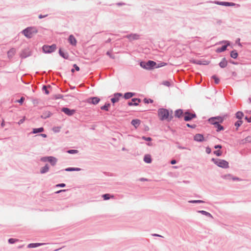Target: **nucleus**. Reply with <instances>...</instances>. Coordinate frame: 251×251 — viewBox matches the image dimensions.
Masks as SVG:
<instances>
[{
	"instance_id": "nucleus-2",
	"label": "nucleus",
	"mask_w": 251,
	"mask_h": 251,
	"mask_svg": "<svg viewBox=\"0 0 251 251\" xmlns=\"http://www.w3.org/2000/svg\"><path fill=\"white\" fill-rule=\"evenodd\" d=\"M24 35L27 38L32 37L37 32V30L33 27H27L22 31Z\"/></svg>"
},
{
	"instance_id": "nucleus-21",
	"label": "nucleus",
	"mask_w": 251,
	"mask_h": 251,
	"mask_svg": "<svg viewBox=\"0 0 251 251\" xmlns=\"http://www.w3.org/2000/svg\"><path fill=\"white\" fill-rule=\"evenodd\" d=\"M144 160L145 161V162H146L147 163H151V155H150L149 154L146 155L144 157Z\"/></svg>"
},
{
	"instance_id": "nucleus-44",
	"label": "nucleus",
	"mask_w": 251,
	"mask_h": 251,
	"mask_svg": "<svg viewBox=\"0 0 251 251\" xmlns=\"http://www.w3.org/2000/svg\"><path fill=\"white\" fill-rule=\"evenodd\" d=\"M214 153L218 156L222 155V152L220 151H215Z\"/></svg>"
},
{
	"instance_id": "nucleus-48",
	"label": "nucleus",
	"mask_w": 251,
	"mask_h": 251,
	"mask_svg": "<svg viewBox=\"0 0 251 251\" xmlns=\"http://www.w3.org/2000/svg\"><path fill=\"white\" fill-rule=\"evenodd\" d=\"M25 100V98L24 97H22L20 100H18V102H19V103H22L23 102V101H24Z\"/></svg>"
},
{
	"instance_id": "nucleus-59",
	"label": "nucleus",
	"mask_w": 251,
	"mask_h": 251,
	"mask_svg": "<svg viewBox=\"0 0 251 251\" xmlns=\"http://www.w3.org/2000/svg\"><path fill=\"white\" fill-rule=\"evenodd\" d=\"M221 148V146H215V148Z\"/></svg>"
},
{
	"instance_id": "nucleus-5",
	"label": "nucleus",
	"mask_w": 251,
	"mask_h": 251,
	"mask_svg": "<svg viewBox=\"0 0 251 251\" xmlns=\"http://www.w3.org/2000/svg\"><path fill=\"white\" fill-rule=\"evenodd\" d=\"M145 64V62H141L140 63V66L142 68L147 69H151L154 67H155V65H156V64L155 62H154L153 61H151V60L148 61L146 63V66H143V64Z\"/></svg>"
},
{
	"instance_id": "nucleus-4",
	"label": "nucleus",
	"mask_w": 251,
	"mask_h": 251,
	"mask_svg": "<svg viewBox=\"0 0 251 251\" xmlns=\"http://www.w3.org/2000/svg\"><path fill=\"white\" fill-rule=\"evenodd\" d=\"M42 49L45 53H49L52 52L56 49V46L55 44L51 46L44 45Z\"/></svg>"
},
{
	"instance_id": "nucleus-55",
	"label": "nucleus",
	"mask_w": 251,
	"mask_h": 251,
	"mask_svg": "<svg viewBox=\"0 0 251 251\" xmlns=\"http://www.w3.org/2000/svg\"><path fill=\"white\" fill-rule=\"evenodd\" d=\"M171 163L172 164H175L176 163V161L175 160H173L171 161Z\"/></svg>"
},
{
	"instance_id": "nucleus-60",
	"label": "nucleus",
	"mask_w": 251,
	"mask_h": 251,
	"mask_svg": "<svg viewBox=\"0 0 251 251\" xmlns=\"http://www.w3.org/2000/svg\"><path fill=\"white\" fill-rule=\"evenodd\" d=\"M24 120H21L19 122V124H21V123H23Z\"/></svg>"
},
{
	"instance_id": "nucleus-38",
	"label": "nucleus",
	"mask_w": 251,
	"mask_h": 251,
	"mask_svg": "<svg viewBox=\"0 0 251 251\" xmlns=\"http://www.w3.org/2000/svg\"><path fill=\"white\" fill-rule=\"evenodd\" d=\"M102 197L103 198L104 200H107L109 199L110 195L108 194H104L102 195Z\"/></svg>"
},
{
	"instance_id": "nucleus-22",
	"label": "nucleus",
	"mask_w": 251,
	"mask_h": 251,
	"mask_svg": "<svg viewBox=\"0 0 251 251\" xmlns=\"http://www.w3.org/2000/svg\"><path fill=\"white\" fill-rule=\"evenodd\" d=\"M218 4L220 5H223L225 6H234L235 5V3L232 2H222L220 3H218Z\"/></svg>"
},
{
	"instance_id": "nucleus-8",
	"label": "nucleus",
	"mask_w": 251,
	"mask_h": 251,
	"mask_svg": "<svg viewBox=\"0 0 251 251\" xmlns=\"http://www.w3.org/2000/svg\"><path fill=\"white\" fill-rule=\"evenodd\" d=\"M61 111L68 116H72L75 112V110L70 109H69L68 108H66V107L62 108L61 109Z\"/></svg>"
},
{
	"instance_id": "nucleus-36",
	"label": "nucleus",
	"mask_w": 251,
	"mask_h": 251,
	"mask_svg": "<svg viewBox=\"0 0 251 251\" xmlns=\"http://www.w3.org/2000/svg\"><path fill=\"white\" fill-rule=\"evenodd\" d=\"M242 123H243L242 121L240 120L235 123V126H236L237 128H238L242 124Z\"/></svg>"
},
{
	"instance_id": "nucleus-26",
	"label": "nucleus",
	"mask_w": 251,
	"mask_h": 251,
	"mask_svg": "<svg viewBox=\"0 0 251 251\" xmlns=\"http://www.w3.org/2000/svg\"><path fill=\"white\" fill-rule=\"evenodd\" d=\"M44 131V128L43 127H40L38 128H34L33 130V133H37L38 132H42Z\"/></svg>"
},
{
	"instance_id": "nucleus-14",
	"label": "nucleus",
	"mask_w": 251,
	"mask_h": 251,
	"mask_svg": "<svg viewBox=\"0 0 251 251\" xmlns=\"http://www.w3.org/2000/svg\"><path fill=\"white\" fill-rule=\"evenodd\" d=\"M57 160V159L54 157L49 156L48 162H49L52 166H54L56 164Z\"/></svg>"
},
{
	"instance_id": "nucleus-11",
	"label": "nucleus",
	"mask_w": 251,
	"mask_h": 251,
	"mask_svg": "<svg viewBox=\"0 0 251 251\" xmlns=\"http://www.w3.org/2000/svg\"><path fill=\"white\" fill-rule=\"evenodd\" d=\"M122 96L120 93H116L114 95V97L111 99V101L114 103L119 101L120 98Z\"/></svg>"
},
{
	"instance_id": "nucleus-47",
	"label": "nucleus",
	"mask_w": 251,
	"mask_h": 251,
	"mask_svg": "<svg viewBox=\"0 0 251 251\" xmlns=\"http://www.w3.org/2000/svg\"><path fill=\"white\" fill-rule=\"evenodd\" d=\"M43 89L45 90V93L46 94L48 95L49 94V91L47 90V87L46 86H44L43 87Z\"/></svg>"
},
{
	"instance_id": "nucleus-32",
	"label": "nucleus",
	"mask_w": 251,
	"mask_h": 251,
	"mask_svg": "<svg viewBox=\"0 0 251 251\" xmlns=\"http://www.w3.org/2000/svg\"><path fill=\"white\" fill-rule=\"evenodd\" d=\"M110 104L109 103H106L104 105L101 106L100 107L101 109L102 110H104L106 111H108V108L110 106Z\"/></svg>"
},
{
	"instance_id": "nucleus-16",
	"label": "nucleus",
	"mask_w": 251,
	"mask_h": 251,
	"mask_svg": "<svg viewBox=\"0 0 251 251\" xmlns=\"http://www.w3.org/2000/svg\"><path fill=\"white\" fill-rule=\"evenodd\" d=\"M196 64H199V65H208L210 63L209 61L205 60H199L196 62H195Z\"/></svg>"
},
{
	"instance_id": "nucleus-7",
	"label": "nucleus",
	"mask_w": 251,
	"mask_h": 251,
	"mask_svg": "<svg viewBox=\"0 0 251 251\" xmlns=\"http://www.w3.org/2000/svg\"><path fill=\"white\" fill-rule=\"evenodd\" d=\"M184 120L185 121H188L196 117V115L195 113L185 112L184 113Z\"/></svg>"
},
{
	"instance_id": "nucleus-35",
	"label": "nucleus",
	"mask_w": 251,
	"mask_h": 251,
	"mask_svg": "<svg viewBox=\"0 0 251 251\" xmlns=\"http://www.w3.org/2000/svg\"><path fill=\"white\" fill-rule=\"evenodd\" d=\"M66 171H79L80 169L77 168H68L65 170Z\"/></svg>"
},
{
	"instance_id": "nucleus-50",
	"label": "nucleus",
	"mask_w": 251,
	"mask_h": 251,
	"mask_svg": "<svg viewBox=\"0 0 251 251\" xmlns=\"http://www.w3.org/2000/svg\"><path fill=\"white\" fill-rule=\"evenodd\" d=\"M56 186L57 187H63L65 186V184L64 183H61V184H57L56 185Z\"/></svg>"
},
{
	"instance_id": "nucleus-31",
	"label": "nucleus",
	"mask_w": 251,
	"mask_h": 251,
	"mask_svg": "<svg viewBox=\"0 0 251 251\" xmlns=\"http://www.w3.org/2000/svg\"><path fill=\"white\" fill-rule=\"evenodd\" d=\"M127 37L130 40L137 39L139 38V36L136 34L130 35L128 36Z\"/></svg>"
},
{
	"instance_id": "nucleus-34",
	"label": "nucleus",
	"mask_w": 251,
	"mask_h": 251,
	"mask_svg": "<svg viewBox=\"0 0 251 251\" xmlns=\"http://www.w3.org/2000/svg\"><path fill=\"white\" fill-rule=\"evenodd\" d=\"M212 78H213L214 81H215V83L216 84H218L220 82V79L219 78L215 75H214L212 76Z\"/></svg>"
},
{
	"instance_id": "nucleus-43",
	"label": "nucleus",
	"mask_w": 251,
	"mask_h": 251,
	"mask_svg": "<svg viewBox=\"0 0 251 251\" xmlns=\"http://www.w3.org/2000/svg\"><path fill=\"white\" fill-rule=\"evenodd\" d=\"M166 65H167V64L166 63L161 62L160 64H159L158 65V66L156 67V68H159V67H163V66H166Z\"/></svg>"
},
{
	"instance_id": "nucleus-30",
	"label": "nucleus",
	"mask_w": 251,
	"mask_h": 251,
	"mask_svg": "<svg viewBox=\"0 0 251 251\" xmlns=\"http://www.w3.org/2000/svg\"><path fill=\"white\" fill-rule=\"evenodd\" d=\"M215 127L217 129V131H219L221 130H223L224 128L223 127L219 124V123L217 124V125H215Z\"/></svg>"
},
{
	"instance_id": "nucleus-24",
	"label": "nucleus",
	"mask_w": 251,
	"mask_h": 251,
	"mask_svg": "<svg viewBox=\"0 0 251 251\" xmlns=\"http://www.w3.org/2000/svg\"><path fill=\"white\" fill-rule=\"evenodd\" d=\"M244 114L242 112L238 111L236 114V117L237 119L239 120H241V119L243 117Z\"/></svg>"
},
{
	"instance_id": "nucleus-1",
	"label": "nucleus",
	"mask_w": 251,
	"mask_h": 251,
	"mask_svg": "<svg viewBox=\"0 0 251 251\" xmlns=\"http://www.w3.org/2000/svg\"><path fill=\"white\" fill-rule=\"evenodd\" d=\"M158 115L159 119L162 121H170L172 119V116L171 115H170L169 111L166 109H159L158 110Z\"/></svg>"
},
{
	"instance_id": "nucleus-64",
	"label": "nucleus",
	"mask_w": 251,
	"mask_h": 251,
	"mask_svg": "<svg viewBox=\"0 0 251 251\" xmlns=\"http://www.w3.org/2000/svg\"><path fill=\"white\" fill-rule=\"evenodd\" d=\"M154 236H161L160 235H158V234H154Z\"/></svg>"
},
{
	"instance_id": "nucleus-29",
	"label": "nucleus",
	"mask_w": 251,
	"mask_h": 251,
	"mask_svg": "<svg viewBox=\"0 0 251 251\" xmlns=\"http://www.w3.org/2000/svg\"><path fill=\"white\" fill-rule=\"evenodd\" d=\"M230 56L233 58H236L238 56V53L235 50H232L230 53Z\"/></svg>"
},
{
	"instance_id": "nucleus-33",
	"label": "nucleus",
	"mask_w": 251,
	"mask_h": 251,
	"mask_svg": "<svg viewBox=\"0 0 251 251\" xmlns=\"http://www.w3.org/2000/svg\"><path fill=\"white\" fill-rule=\"evenodd\" d=\"M133 96V94L132 93H126L125 94V98L126 99H129L131 98Z\"/></svg>"
},
{
	"instance_id": "nucleus-41",
	"label": "nucleus",
	"mask_w": 251,
	"mask_h": 251,
	"mask_svg": "<svg viewBox=\"0 0 251 251\" xmlns=\"http://www.w3.org/2000/svg\"><path fill=\"white\" fill-rule=\"evenodd\" d=\"M144 101L145 103H152L153 102V100H151V99H145L144 100Z\"/></svg>"
},
{
	"instance_id": "nucleus-40",
	"label": "nucleus",
	"mask_w": 251,
	"mask_h": 251,
	"mask_svg": "<svg viewBox=\"0 0 251 251\" xmlns=\"http://www.w3.org/2000/svg\"><path fill=\"white\" fill-rule=\"evenodd\" d=\"M17 241H18L17 239H13V238H10V239H9L8 242L10 244H13V243H14L15 242H16Z\"/></svg>"
},
{
	"instance_id": "nucleus-51",
	"label": "nucleus",
	"mask_w": 251,
	"mask_h": 251,
	"mask_svg": "<svg viewBox=\"0 0 251 251\" xmlns=\"http://www.w3.org/2000/svg\"><path fill=\"white\" fill-rule=\"evenodd\" d=\"M206 152H207V153L209 154L211 152V149L209 148H207L206 149Z\"/></svg>"
},
{
	"instance_id": "nucleus-63",
	"label": "nucleus",
	"mask_w": 251,
	"mask_h": 251,
	"mask_svg": "<svg viewBox=\"0 0 251 251\" xmlns=\"http://www.w3.org/2000/svg\"><path fill=\"white\" fill-rule=\"evenodd\" d=\"M71 72H72L73 73H74V72H75V70H74V69H72L71 70Z\"/></svg>"
},
{
	"instance_id": "nucleus-53",
	"label": "nucleus",
	"mask_w": 251,
	"mask_h": 251,
	"mask_svg": "<svg viewBox=\"0 0 251 251\" xmlns=\"http://www.w3.org/2000/svg\"><path fill=\"white\" fill-rule=\"evenodd\" d=\"M143 139L147 140V141H150L151 140V138L150 137L145 138V137H143Z\"/></svg>"
},
{
	"instance_id": "nucleus-12",
	"label": "nucleus",
	"mask_w": 251,
	"mask_h": 251,
	"mask_svg": "<svg viewBox=\"0 0 251 251\" xmlns=\"http://www.w3.org/2000/svg\"><path fill=\"white\" fill-rule=\"evenodd\" d=\"M69 42L71 45L73 46H75L76 44V40L75 39V37L72 35H71L69 36Z\"/></svg>"
},
{
	"instance_id": "nucleus-56",
	"label": "nucleus",
	"mask_w": 251,
	"mask_h": 251,
	"mask_svg": "<svg viewBox=\"0 0 251 251\" xmlns=\"http://www.w3.org/2000/svg\"><path fill=\"white\" fill-rule=\"evenodd\" d=\"M65 191H66V190H59V191H58L57 192H56V193H59L61 192H64Z\"/></svg>"
},
{
	"instance_id": "nucleus-58",
	"label": "nucleus",
	"mask_w": 251,
	"mask_h": 251,
	"mask_svg": "<svg viewBox=\"0 0 251 251\" xmlns=\"http://www.w3.org/2000/svg\"><path fill=\"white\" fill-rule=\"evenodd\" d=\"M232 75H233L234 76H236V73L234 72L232 73Z\"/></svg>"
},
{
	"instance_id": "nucleus-52",
	"label": "nucleus",
	"mask_w": 251,
	"mask_h": 251,
	"mask_svg": "<svg viewBox=\"0 0 251 251\" xmlns=\"http://www.w3.org/2000/svg\"><path fill=\"white\" fill-rule=\"evenodd\" d=\"M245 119L248 121V122H251V117L249 118H248L247 117H246Z\"/></svg>"
},
{
	"instance_id": "nucleus-28",
	"label": "nucleus",
	"mask_w": 251,
	"mask_h": 251,
	"mask_svg": "<svg viewBox=\"0 0 251 251\" xmlns=\"http://www.w3.org/2000/svg\"><path fill=\"white\" fill-rule=\"evenodd\" d=\"M199 212L201 213L202 214L205 215L207 216H209L212 218H213V216L211 215V214L210 213H209L205 211L201 210V211H199Z\"/></svg>"
},
{
	"instance_id": "nucleus-62",
	"label": "nucleus",
	"mask_w": 251,
	"mask_h": 251,
	"mask_svg": "<svg viewBox=\"0 0 251 251\" xmlns=\"http://www.w3.org/2000/svg\"><path fill=\"white\" fill-rule=\"evenodd\" d=\"M4 126V122H3L2 123H1V126Z\"/></svg>"
},
{
	"instance_id": "nucleus-23",
	"label": "nucleus",
	"mask_w": 251,
	"mask_h": 251,
	"mask_svg": "<svg viewBox=\"0 0 251 251\" xmlns=\"http://www.w3.org/2000/svg\"><path fill=\"white\" fill-rule=\"evenodd\" d=\"M49 169V168L48 165H46L44 167L41 168V171H40L41 173H42V174L45 173L48 171Z\"/></svg>"
},
{
	"instance_id": "nucleus-18",
	"label": "nucleus",
	"mask_w": 251,
	"mask_h": 251,
	"mask_svg": "<svg viewBox=\"0 0 251 251\" xmlns=\"http://www.w3.org/2000/svg\"><path fill=\"white\" fill-rule=\"evenodd\" d=\"M183 114V112L181 109H178L175 111V115L176 117L180 118Z\"/></svg>"
},
{
	"instance_id": "nucleus-25",
	"label": "nucleus",
	"mask_w": 251,
	"mask_h": 251,
	"mask_svg": "<svg viewBox=\"0 0 251 251\" xmlns=\"http://www.w3.org/2000/svg\"><path fill=\"white\" fill-rule=\"evenodd\" d=\"M59 54L64 58L67 59L68 58V54L67 53L63 52L61 49L59 50Z\"/></svg>"
},
{
	"instance_id": "nucleus-6",
	"label": "nucleus",
	"mask_w": 251,
	"mask_h": 251,
	"mask_svg": "<svg viewBox=\"0 0 251 251\" xmlns=\"http://www.w3.org/2000/svg\"><path fill=\"white\" fill-rule=\"evenodd\" d=\"M223 121V118L221 117H213L209 119V122L214 126Z\"/></svg>"
},
{
	"instance_id": "nucleus-46",
	"label": "nucleus",
	"mask_w": 251,
	"mask_h": 251,
	"mask_svg": "<svg viewBox=\"0 0 251 251\" xmlns=\"http://www.w3.org/2000/svg\"><path fill=\"white\" fill-rule=\"evenodd\" d=\"M163 84L165 86H169L170 85V82L168 81H164L163 82Z\"/></svg>"
},
{
	"instance_id": "nucleus-39",
	"label": "nucleus",
	"mask_w": 251,
	"mask_h": 251,
	"mask_svg": "<svg viewBox=\"0 0 251 251\" xmlns=\"http://www.w3.org/2000/svg\"><path fill=\"white\" fill-rule=\"evenodd\" d=\"M189 202L190 203H202V202H204L203 201H201V200L190 201Z\"/></svg>"
},
{
	"instance_id": "nucleus-49",
	"label": "nucleus",
	"mask_w": 251,
	"mask_h": 251,
	"mask_svg": "<svg viewBox=\"0 0 251 251\" xmlns=\"http://www.w3.org/2000/svg\"><path fill=\"white\" fill-rule=\"evenodd\" d=\"M74 68H75V70L77 71H79V68L78 66H77L76 64H74Z\"/></svg>"
},
{
	"instance_id": "nucleus-27",
	"label": "nucleus",
	"mask_w": 251,
	"mask_h": 251,
	"mask_svg": "<svg viewBox=\"0 0 251 251\" xmlns=\"http://www.w3.org/2000/svg\"><path fill=\"white\" fill-rule=\"evenodd\" d=\"M227 45H225L222 47L221 48H218L217 49V52H221L222 51H224L226 50Z\"/></svg>"
},
{
	"instance_id": "nucleus-3",
	"label": "nucleus",
	"mask_w": 251,
	"mask_h": 251,
	"mask_svg": "<svg viewBox=\"0 0 251 251\" xmlns=\"http://www.w3.org/2000/svg\"><path fill=\"white\" fill-rule=\"evenodd\" d=\"M215 164L220 167L224 168H228V163L224 160L221 159H212Z\"/></svg>"
},
{
	"instance_id": "nucleus-13",
	"label": "nucleus",
	"mask_w": 251,
	"mask_h": 251,
	"mask_svg": "<svg viewBox=\"0 0 251 251\" xmlns=\"http://www.w3.org/2000/svg\"><path fill=\"white\" fill-rule=\"evenodd\" d=\"M16 53V49L14 48L11 49L7 52V56L9 58H11Z\"/></svg>"
},
{
	"instance_id": "nucleus-45",
	"label": "nucleus",
	"mask_w": 251,
	"mask_h": 251,
	"mask_svg": "<svg viewBox=\"0 0 251 251\" xmlns=\"http://www.w3.org/2000/svg\"><path fill=\"white\" fill-rule=\"evenodd\" d=\"M49 157H44L41 158V160L43 162L48 161Z\"/></svg>"
},
{
	"instance_id": "nucleus-10",
	"label": "nucleus",
	"mask_w": 251,
	"mask_h": 251,
	"mask_svg": "<svg viewBox=\"0 0 251 251\" xmlns=\"http://www.w3.org/2000/svg\"><path fill=\"white\" fill-rule=\"evenodd\" d=\"M140 101V99L134 98L132 99L131 101L128 102V104L129 106L137 105Z\"/></svg>"
},
{
	"instance_id": "nucleus-17",
	"label": "nucleus",
	"mask_w": 251,
	"mask_h": 251,
	"mask_svg": "<svg viewBox=\"0 0 251 251\" xmlns=\"http://www.w3.org/2000/svg\"><path fill=\"white\" fill-rule=\"evenodd\" d=\"M140 123L141 121L138 119L133 120L131 121V124L136 128H137L140 125Z\"/></svg>"
},
{
	"instance_id": "nucleus-19",
	"label": "nucleus",
	"mask_w": 251,
	"mask_h": 251,
	"mask_svg": "<svg viewBox=\"0 0 251 251\" xmlns=\"http://www.w3.org/2000/svg\"><path fill=\"white\" fill-rule=\"evenodd\" d=\"M227 64V62L226 59L224 58L220 62L219 65L221 68H224L226 66Z\"/></svg>"
},
{
	"instance_id": "nucleus-20",
	"label": "nucleus",
	"mask_w": 251,
	"mask_h": 251,
	"mask_svg": "<svg viewBox=\"0 0 251 251\" xmlns=\"http://www.w3.org/2000/svg\"><path fill=\"white\" fill-rule=\"evenodd\" d=\"M44 243H31L28 245V248H33L39 247L41 245H44Z\"/></svg>"
},
{
	"instance_id": "nucleus-37",
	"label": "nucleus",
	"mask_w": 251,
	"mask_h": 251,
	"mask_svg": "<svg viewBox=\"0 0 251 251\" xmlns=\"http://www.w3.org/2000/svg\"><path fill=\"white\" fill-rule=\"evenodd\" d=\"M106 54L107 55H108L110 58H112V59H114L115 58V56L112 54V51H108L107 52H106Z\"/></svg>"
},
{
	"instance_id": "nucleus-42",
	"label": "nucleus",
	"mask_w": 251,
	"mask_h": 251,
	"mask_svg": "<svg viewBox=\"0 0 251 251\" xmlns=\"http://www.w3.org/2000/svg\"><path fill=\"white\" fill-rule=\"evenodd\" d=\"M78 151L75 150H71L68 151L69 153H76Z\"/></svg>"
},
{
	"instance_id": "nucleus-15",
	"label": "nucleus",
	"mask_w": 251,
	"mask_h": 251,
	"mask_svg": "<svg viewBox=\"0 0 251 251\" xmlns=\"http://www.w3.org/2000/svg\"><path fill=\"white\" fill-rule=\"evenodd\" d=\"M195 141H202L203 140V135L200 134H196L194 137Z\"/></svg>"
},
{
	"instance_id": "nucleus-54",
	"label": "nucleus",
	"mask_w": 251,
	"mask_h": 251,
	"mask_svg": "<svg viewBox=\"0 0 251 251\" xmlns=\"http://www.w3.org/2000/svg\"><path fill=\"white\" fill-rule=\"evenodd\" d=\"M233 180H241V179L238 178V177H232V178Z\"/></svg>"
},
{
	"instance_id": "nucleus-57",
	"label": "nucleus",
	"mask_w": 251,
	"mask_h": 251,
	"mask_svg": "<svg viewBox=\"0 0 251 251\" xmlns=\"http://www.w3.org/2000/svg\"><path fill=\"white\" fill-rule=\"evenodd\" d=\"M46 16H42V15H39V18L40 19H42V18H44V17H45Z\"/></svg>"
},
{
	"instance_id": "nucleus-61",
	"label": "nucleus",
	"mask_w": 251,
	"mask_h": 251,
	"mask_svg": "<svg viewBox=\"0 0 251 251\" xmlns=\"http://www.w3.org/2000/svg\"><path fill=\"white\" fill-rule=\"evenodd\" d=\"M41 135L42 136H44V137H46V135L45 134H41Z\"/></svg>"
},
{
	"instance_id": "nucleus-9",
	"label": "nucleus",
	"mask_w": 251,
	"mask_h": 251,
	"mask_svg": "<svg viewBox=\"0 0 251 251\" xmlns=\"http://www.w3.org/2000/svg\"><path fill=\"white\" fill-rule=\"evenodd\" d=\"M100 99L98 97L90 98L88 100V102L93 104H96L99 103Z\"/></svg>"
}]
</instances>
